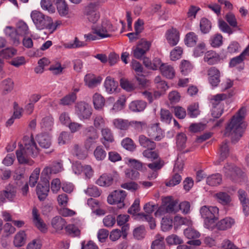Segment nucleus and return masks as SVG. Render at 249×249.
Returning <instances> with one entry per match:
<instances>
[{
	"instance_id": "1",
	"label": "nucleus",
	"mask_w": 249,
	"mask_h": 249,
	"mask_svg": "<svg viewBox=\"0 0 249 249\" xmlns=\"http://www.w3.org/2000/svg\"><path fill=\"white\" fill-rule=\"evenodd\" d=\"M24 146H19L16 155L18 162L21 164L32 165L33 161L31 158L36 157L38 154V149L32 136L23 138Z\"/></svg>"
},
{
	"instance_id": "2",
	"label": "nucleus",
	"mask_w": 249,
	"mask_h": 249,
	"mask_svg": "<svg viewBox=\"0 0 249 249\" xmlns=\"http://www.w3.org/2000/svg\"><path fill=\"white\" fill-rule=\"evenodd\" d=\"M116 29L109 21L105 20L101 23L93 24L91 26V32L84 35V38L86 41H93L108 37Z\"/></svg>"
},
{
	"instance_id": "3",
	"label": "nucleus",
	"mask_w": 249,
	"mask_h": 249,
	"mask_svg": "<svg viewBox=\"0 0 249 249\" xmlns=\"http://www.w3.org/2000/svg\"><path fill=\"white\" fill-rule=\"evenodd\" d=\"M247 111V107H242L234 115V142L241 139L246 128L247 124L245 118Z\"/></svg>"
},
{
	"instance_id": "4",
	"label": "nucleus",
	"mask_w": 249,
	"mask_h": 249,
	"mask_svg": "<svg viewBox=\"0 0 249 249\" xmlns=\"http://www.w3.org/2000/svg\"><path fill=\"white\" fill-rule=\"evenodd\" d=\"M31 18L36 28L39 30L44 29L56 30V26L53 27L52 19L39 11L34 10L31 13Z\"/></svg>"
},
{
	"instance_id": "5",
	"label": "nucleus",
	"mask_w": 249,
	"mask_h": 249,
	"mask_svg": "<svg viewBox=\"0 0 249 249\" xmlns=\"http://www.w3.org/2000/svg\"><path fill=\"white\" fill-rule=\"evenodd\" d=\"M83 13L89 22L96 23L100 18L98 4L96 2L88 4L84 8Z\"/></svg>"
},
{
	"instance_id": "6",
	"label": "nucleus",
	"mask_w": 249,
	"mask_h": 249,
	"mask_svg": "<svg viewBox=\"0 0 249 249\" xmlns=\"http://www.w3.org/2000/svg\"><path fill=\"white\" fill-rule=\"evenodd\" d=\"M75 112L80 120L89 119L92 114V108L89 104L79 102L75 106Z\"/></svg>"
},
{
	"instance_id": "7",
	"label": "nucleus",
	"mask_w": 249,
	"mask_h": 249,
	"mask_svg": "<svg viewBox=\"0 0 249 249\" xmlns=\"http://www.w3.org/2000/svg\"><path fill=\"white\" fill-rule=\"evenodd\" d=\"M126 196L125 191L123 190H115L109 195L107 197V202L110 204H117L118 207L123 208L124 204V200Z\"/></svg>"
},
{
	"instance_id": "8",
	"label": "nucleus",
	"mask_w": 249,
	"mask_h": 249,
	"mask_svg": "<svg viewBox=\"0 0 249 249\" xmlns=\"http://www.w3.org/2000/svg\"><path fill=\"white\" fill-rule=\"evenodd\" d=\"M209 83L214 88L217 87L221 82V73L216 67H211L207 71Z\"/></svg>"
},
{
	"instance_id": "9",
	"label": "nucleus",
	"mask_w": 249,
	"mask_h": 249,
	"mask_svg": "<svg viewBox=\"0 0 249 249\" xmlns=\"http://www.w3.org/2000/svg\"><path fill=\"white\" fill-rule=\"evenodd\" d=\"M147 133L151 139L156 141H160L164 137L163 131L159 124H154L148 127Z\"/></svg>"
},
{
	"instance_id": "10",
	"label": "nucleus",
	"mask_w": 249,
	"mask_h": 249,
	"mask_svg": "<svg viewBox=\"0 0 249 249\" xmlns=\"http://www.w3.org/2000/svg\"><path fill=\"white\" fill-rule=\"evenodd\" d=\"M86 131L87 132V138L85 142V146L87 149H89L95 143L96 140L98 138V135L97 131L93 126L88 127Z\"/></svg>"
},
{
	"instance_id": "11",
	"label": "nucleus",
	"mask_w": 249,
	"mask_h": 249,
	"mask_svg": "<svg viewBox=\"0 0 249 249\" xmlns=\"http://www.w3.org/2000/svg\"><path fill=\"white\" fill-rule=\"evenodd\" d=\"M200 213L204 219L212 217H218L219 216V209L215 206H203L201 208Z\"/></svg>"
},
{
	"instance_id": "12",
	"label": "nucleus",
	"mask_w": 249,
	"mask_h": 249,
	"mask_svg": "<svg viewBox=\"0 0 249 249\" xmlns=\"http://www.w3.org/2000/svg\"><path fill=\"white\" fill-rule=\"evenodd\" d=\"M117 172L111 174H104L97 180L96 183L101 186H109L111 185L114 178H117Z\"/></svg>"
},
{
	"instance_id": "13",
	"label": "nucleus",
	"mask_w": 249,
	"mask_h": 249,
	"mask_svg": "<svg viewBox=\"0 0 249 249\" xmlns=\"http://www.w3.org/2000/svg\"><path fill=\"white\" fill-rule=\"evenodd\" d=\"M166 38L171 46H176L179 40V32L175 28L168 30L166 33Z\"/></svg>"
},
{
	"instance_id": "14",
	"label": "nucleus",
	"mask_w": 249,
	"mask_h": 249,
	"mask_svg": "<svg viewBox=\"0 0 249 249\" xmlns=\"http://www.w3.org/2000/svg\"><path fill=\"white\" fill-rule=\"evenodd\" d=\"M36 191L39 199L41 201L44 200L47 196L49 191V182L43 181L39 182L36 186Z\"/></svg>"
},
{
	"instance_id": "15",
	"label": "nucleus",
	"mask_w": 249,
	"mask_h": 249,
	"mask_svg": "<svg viewBox=\"0 0 249 249\" xmlns=\"http://www.w3.org/2000/svg\"><path fill=\"white\" fill-rule=\"evenodd\" d=\"M249 56V45L242 52V53L236 57H234V68L238 71L242 70L244 68V61L246 57Z\"/></svg>"
},
{
	"instance_id": "16",
	"label": "nucleus",
	"mask_w": 249,
	"mask_h": 249,
	"mask_svg": "<svg viewBox=\"0 0 249 249\" xmlns=\"http://www.w3.org/2000/svg\"><path fill=\"white\" fill-rule=\"evenodd\" d=\"M32 216L34 223L36 226L42 232H45L47 230L46 225L40 218L38 211L36 208L34 207L32 210Z\"/></svg>"
},
{
	"instance_id": "17",
	"label": "nucleus",
	"mask_w": 249,
	"mask_h": 249,
	"mask_svg": "<svg viewBox=\"0 0 249 249\" xmlns=\"http://www.w3.org/2000/svg\"><path fill=\"white\" fill-rule=\"evenodd\" d=\"M102 80L100 76H96L92 73L86 74L84 77L85 85L90 89H93L99 85Z\"/></svg>"
},
{
	"instance_id": "18",
	"label": "nucleus",
	"mask_w": 249,
	"mask_h": 249,
	"mask_svg": "<svg viewBox=\"0 0 249 249\" xmlns=\"http://www.w3.org/2000/svg\"><path fill=\"white\" fill-rule=\"evenodd\" d=\"M220 60L219 55L213 51H209L205 53L203 61L209 65L217 64Z\"/></svg>"
},
{
	"instance_id": "19",
	"label": "nucleus",
	"mask_w": 249,
	"mask_h": 249,
	"mask_svg": "<svg viewBox=\"0 0 249 249\" xmlns=\"http://www.w3.org/2000/svg\"><path fill=\"white\" fill-rule=\"evenodd\" d=\"M37 141L40 146L44 149H49L51 147L52 141L49 135L41 134L37 136Z\"/></svg>"
},
{
	"instance_id": "20",
	"label": "nucleus",
	"mask_w": 249,
	"mask_h": 249,
	"mask_svg": "<svg viewBox=\"0 0 249 249\" xmlns=\"http://www.w3.org/2000/svg\"><path fill=\"white\" fill-rule=\"evenodd\" d=\"M162 203L165 206L168 213H176L178 210V202L174 200L170 196L164 197L162 199Z\"/></svg>"
},
{
	"instance_id": "21",
	"label": "nucleus",
	"mask_w": 249,
	"mask_h": 249,
	"mask_svg": "<svg viewBox=\"0 0 249 249\" xmlns=\"http://www.w3.org/2000/svg\"><path fill=\"white\" fill-rule=\"evenodd\" d=\"M147 104L142 100H135L132 101L129 105V109L134 112H139L144 110Z\"/></svg>"
},
{
	"instance_id": "22",
	"label": "nucleus",
	"mask_w": 249,
	"mask_h": 249,
	"mask_svg": "<svg viewBox=\"0 0 249 249\" xmlns=\"http://www.w3.org/2000/svg\"><path fill=\"white\" fill-rule=\"evenodd\" d=\"M51 224L56 232H60L65 227L66 221L61 216H56L52 219Z\"/></svg>"
},
{
	"instance_id": "23",
	"label": "nucleus",
	"mask_w": 249,
	"mask_h": 249,
	"mask_svg": "<svg viewBox=\"0 0 249 249\" xmlns=\"http://www.w3.org/2000/svg\"><path fill=\"white\" fill-rule=\"evenodd\" d=\"M139 142L141 146L147 149H155L156 146L154 142L143 135L139 136Z\"/></svg>"
},
{
	"instance_id": "24",
	"label": "nucleus",
	"mask_w": 249,
	"mask_h": 249,
	"mask_svg": "<svg viewBox=\"0 0 249 249\" xmlns=\"http://www.w3.org/2000/svg\"><path fill=\"white\" fill-rule=\"evenodd\" d=\"M160 72L162 75L168 79H172L175 76V70L173 66L168 64L161 65Z\"/></svg>"
},
{
	"instance_id": "25",
	"label": "nucleus",
	"mask_w": 249,
	"mask_h": 249,
	"mask_svg": "<svg viewBox=\"0 0 249 249\" xmlns=\"http://www.w3.org/2000/svg\"><path fill=\"white\" fill-rule=\"evenodd\" d=\"M6 35L11 38L15 45H18L19 43V37L17 33V31L14 28L7 26L4 30Z\"/></svg>"
},
{
	"instance_id": "26",
	"label": "nucleus",
	"mask_w": 249,
	"mask_h": 249,
	"mask_svg": "<svg viewBox=\"0 0 249 249\" xmlns=\"http://www.w3.org/2000/svg\"><path fill=\"white\" fill-rule=\"evenodd\" d=\"M56 5L59 14L62 17L68 15L69 8L65 0H56Z\"/></svg>"
},
{
	"instance_id": "27",
	"label": "nucleus",
	"mask_w": 249,
	"mask_h": 249,
	"mask_svg": "<svg viewBox=\"0 0 249 249\" xmlns=\"http://www.w3.org/2000/svg\"><path fill=\"white\" fill-rule=\"evenodd\" d=\"M92 102L95 109L100 110L105 106V99L101 94L95 93L92 96Z\"/></svg>"
},
{
	"instance_id": "28",
	"label": "nucleus",
	"mask_w": 249,
	"mask_h": 249,
	"mask_svg": "<svg viewBox=\"0 0 249 249\" xmlns=\"http://www.w3.org/2000/svg\"><path fill=\"white\" fill-rule=\"evenodd\" d=\"M222 181V176L219 173L211 175L206 178V183L211 186L219 185L221 183Z\"/></svg>"
},
{
	"instance_id": "29",
	"label": "nucleus",
	"mask_w": 249,
	"mask_h": 249,
	"mask_svg": "<svg viewBox=\"0 0 249 249\" xmlns=\"http://www.w3.org/2000/svg\"><path fill=\"white\" fill-rule=\"evenodd\" d=\"M102 142L105 145L106 142H112L114 141V137L110 129L108 127L103 128L101 130Z\"/></svg>"
},
{
	"instance_id": "30",
	"label": "nucleus",
	"mask_w": 249,
	"mask_h": 249,
	"mask_svg": "<svg viewBox=\"0 0 249 249\" xmlns=\"http://www.w3.org/2000/svg\"><path fill=\"white\" fill-rule=\"evenodd\" d=\"M14 83L11 78H6L1 82L2 94L6 95L10 93L14 88Z\"/></svg>"
},
{
	"instance_id": "31",
	"label": "nucleus",
	"mask_w": 249,
	"mask_h": 249,
	"mask_svg": "<svg viewBox=\"0 0 249 249\" xmlns=\"http://www.w3.org/2000/svg\"><path fill=\"white\" fill-rule=\"evenodd\" d=\"M77 96L74 93H69L62 98L59 101V105L69 106L72 105L76 101Z\"/></svg>"
},
{
	"instance_id": "32",
	"label": "nucleus",
	"mask_w": 249,
	"mask_h": 249,
	"mask_svg": "<svg viewBox=\"0 0 249 249\" xmlns=\"http://www.w3.org/2000/svg\"><path fill=\"white\" fill-rule=\"evenodd\" d=\"M130 126L136 131L139 133L142 132L148 128L147 124L144 121H138L133 120L130 121Z\"/></svg>"
},
{
	"instance_id": "33",
	"label": "nucleus",
	"mask_w": 249,
	"mask_h": 249,
	"mask_svg": "<svg viewBox=\"0 0 249 249\" xmlns=\"http://www.w3.org/2000/svg\"><path fill=\"white\" fill-rule=\"evenodd\" d=\"M118 83L113 79L108 76L107 77L104 82V86L106 91L109 93L114 92L117 87Z\"/></svg>"
},
{
	"instance_id": "34",
	"label": "nucleus",
	"mask_w": 249,
	"mask_h": 249,
	"mask_svg": "<svg viewBox=\"0 0 249 249\" xmlns=\"http://www.w3.org/2000/svg\"><path fill=\"white\" fill-rule=\"evenodd\" d=\"M114 126L121 130H127L130 126V121L122 119H115L113 121Z\"/></svg>"
},
{
	"instance_id": "35",
	"label": "nucleus",
	"mask_w": 249,
	"mask_h": 249,
	"mask_svg": "<svg viewBox=\"0 0 249 249\" xmlns=\"http://www.w3.org/2000/svg\"><path fill=\"white\" fill-rule=\"evenodd\" d=\"M165 248L164 237L160 234H157L152 243L151 249H165Z\"/></svg>"
},
{
	"instance_id": "36",
	"label": "nucleus",
	"mask_w": 249,
	"mask_h": 249,
	"mask_svg": "<svg viewBox=\"0 0 249 249\" xmlns=\"http://www.w3.org/2000/svg\"><path fill=\"white\" fill-rule=\"evenodd\" d=\"M73 156L77 159L83 160L87 157V152L83 150L78 144H75L72 150Z\"/></svg>"
},
{
	"instance_id": "37",
	"label": "nucleus",
	"mask_w": 249,
	"mask_h": 249,
	"mask_svg": "<svg viewBox=\"0 0 249 249\" xmlns=\"http://www.w3.org/2000/svg\"><path fill=\"white\" fill-rule=\"evenodd\" d=\"M198 40V37L194 32L188 33L185 36V43L188 47L194 46Z\"/></svg>"
},
{
	"instance_id": "38",
	"label": "nucleus",
	"mask_w": 249,
	"mask_h": 249,
	"mask_svg": "<svg viewBox=\"0 0 249 249\" xmlns=\"http://www.w3.org/2000/svg\"><path fill=\"white\" fill-rule=\"evenodd\" d=\"M238 193L239 199L243 205V211L246 213V214H248L247 211V209L248 208V200L247 198V195L245 191L243 190H239Z\"/></svg>"
},
{
	"instance_id": "39",
	"label": "nucleus",
	"mask_w": 249,
	"mask_h": 249,
	"mask_svg": "<svg viewBox=\"0 0 249 249\" xmlns=\"http://www.w3.org/2000/svg\"><path fill=\"white\" fill-rule=\"evenodd\" d=\"M26 234L24 231H20L15 236L14 244L16 247H21L25 242Z\"/></svg>"
},
{
	"instance_id": "40",
	"label": "nucleus",
	"mask_w": 249,
	"mask_h": 249,
	"mask_svg": "<svg viewBox=\"0 0 249 249\" xmlns=\"http://www.w3.org/2000/svg\"><path fill=\"white\" fill-rule=\"evenodd\" d=\"M231 224L232 219L227 217L217 222L216 224V228L220 230H225L231 227Z\"/></svg>"
},
{
	"instance_id": "41",
	"label": "nucleus",
	"mask_w": 249,
	"mask_h": 249,
	"mask_svg": "<svg viewBox=\"0 0 249 249\" xmlns=\"http://www.w3.org/2000/svg\"><path fill=\"white\" fill-rule=\"evenodd\" d=\"M199 26L202 33L207 34L211 29V23L208 19L202 18L200 20Z\"/></svg>"
},
{
	"instance_id": "42",
	"label": "nucleus",
	"mask_w": 249,
	"mask_h": 249,
	"mask_svg": "<svg viewBox=\"0 0 249 249\" xmlns=\"http://www.w3.org/2000/svg\"><path fill=\"white\" fill-rule=\"evenodd\" d=\"M210 41L212 47H219L222 44L223 37L221 34H216L211 37Z\"/></svg>"
},
{
	"instance_id": "43",
	"label": "nucleus",
	"mask_w": 249,
	"mask_h": 249,
	"mask_svg": "<svg viewBox=\"0 0 249 249\" xmlns=\"http://www.w3.org/2000/svg\"><path fill=\"white\" fill-rule=\"evenodd\" d=\"M216 197L219 202L223 205H228L231 201V196L228 194L224 192L217 193Z\"/></svg>"
},
{
	"instance_id": "44",
	"label": "nucleus",
	"mask_w": 249,
	"mask_h": 249,
	"mask_svg": "<svg viewBox=\"0 0 249 249\" xmlns=\"http://www.w3.org/2000/svg\"><path fill=\"white\" fill-rule=\"evenodd\" d=\"M173 220L169 217H163L161 222V228L162 231H167L172 228Z\"/></svg>"
},
{
	"instance_id": "45",
	"label": "nucleus",
	"mask_w": 249,
	"mask_h": 249,
	"mask_svg": "<svg viewBox=\"0 0 249 249\" xmlns=\"http://www.w3.org/2000/svg\"><path fill=\"white\" fill-rule=\"evenodd\" d=\"M145 232L144 227L142 226H141L133 230V236L137 240H141L144 238Z\"/></svg>"
},
{
	"instance_id": "46",
	"label": "nucleus",
	"mask_w": 249,
	"mask_h": 249,
	"mask_svg": "<svg viewBox=\"0 0 249 249\" xmlns=\"http://www.w3.org/2000/svg\"><path fill=\"white\" fill-rule=\"evenodd\" d=\"M53 124V119L51 116H46L42 119L40 123L41 127L46 130H51Z\"/></svg>"
},
{
	"instance_id": "47",
	"label": "nucleus",
	"mask_w": 249,
	"mask_h": 249,
	"mask_svg": "<svg viewBox=\"0 0 249 249\" xmlns=\"http://www.w3.org/2000/svg\"><path fill=\"white\" fill-rule=\"evenodd\" d=\"M160 115V120L162 122L167 124L170 123L172 118V115L168 110L161 109Z\"/></svg>"
},
{
	"instance_id": "48",
	"label": "nucleus",
	"mask_w": 249,
	"mask_h": 249,
	"mask_svg": "<svg viewBox=\"0 0 249 249\" xmlns=\"http://www.w3.org/2000/svg\"><path fill=\"white\" fill-rule=\"evenodd\" d=\"M227 97V94L224 93L217 94L213 96L211 100L213 107H216L222 101L226 99Z\"/></svg>"
},
{
	"instance_id": "49",
	"label": "nucleus",
	"mask_w": 249,
	"mask_h": 249,
	"mask_svg": "<svg viewBox=\"0 0 249 249\" xmlns=\"http://www.w3.org/2000/svg\"><path fill=\"white\" fill-rule=\"evenodd\" d=\"M87 44L80 41L77 37H75L72 42H70L65 45L66 48L68 49H74L79 47H82L86 46Z\"/></svg>"
},
{
	"instance_id": "50",
	"label": "nucleus",
	"mask_w": 249,
	"mask_h": 249,
	"mask_svg": "<svg viewBox=\"0 0 249 249\" xmlns=\"http://www.w3.org/2000/svg\"><path fill=\"white\" fill-rule=\"evenodd\" d=\"M17 33L19 36L26 35L29 34V28L26 23L23 21H19L18 24Z\"/></svg>"
},
{
	"instance_id": "51",
	"label": "nucleus",
	"mask_w": 249,
	"mask_h": 249,
	"mask_svg": "<svg viewBox=\"0 0 249 249\" xmlns=\"http://www.w3.org/2000/svg\"><path fill=\"white\" fill-rule=\"evenodd\" d=\"M40 171V169L36 168L34 170L33 173L31 175L29 181V185L31 187H34L37 183L39 178Z\"/></svg>"
},
{
	"instance_id": "52",
	"label": "nucleus",
	"mask_w": 249,
	"mask_h": 249,
	"mask_svg": "<svg viewBox=\"0 0 249 249\" xmlns=\"http://www.w3.org/2000/svg\"><path fill=\"white\" fill-rule=\"evenodd\" d=\"M174 224L177 226L183 225L190 226L192 225V221L188 218L177 215L174 217Z\"/></svg>"
},
{
	"instance_id": "53",
	"label": "nucleus",
	"mask_w": 249,
	"mask_h": 249,
	"mask_svg": "<svg viewBox=\"0 0 249 249\" xmlns=\"http://www.w3.org/2000/svg\"><path fill=\"white\" fill-rule=\"evenodd\" d=\"M220 155L219 160L220 161H223L229 156V145L227 142H224L220 147Z\"/></svg>"
},
{
	"instance_id": "54",
	"label": "nucleus",
	"mask_w": 249,
	"mask_h": 249,
	"mask_svg": "<svg viewBox=\"0 0 249 249\" xmlns=\"http://www.w3.org/2000/svg\"><path fill=\"white\" fill-rule=\"evenodd\" d=\"M106 152L101 146H97L94 151V157L98 160H103L106 158Z\"/></svg>"
},
{
	"instance_id": "55",
	"label": "nucleus",
	"mask_w": 249,
	"mask_h": 249,
	"mask_svg": "<svg viewBox=\"0 0 249 249\" xmlns=\"http://www.w3.org/2000/svg\"><path fill=\"white\" fill-rule=\"evenodd\" d=\"M40 5L41 8L44 10L48 11L51 13L55 12V8L53 6L50 0H41Z\"/></svg>"
},
{
	"instance_id": "56",
	"label": "nucleus",
	"mask_w": 249,
	"mask_h": 249,
	"mask_svg": "<svg viewBox=\"0 0 249 249\" xmlns=\"http://www.w3.org/2000/svg\"><path fill=\"white\" fill-rule=\"evenodd\" d=\"M206 50L205 44L200 42L194 48V55L196 57L200 56L205 53Z\"/></svg>"
},
{
	"instance_id": "57",
	"label": "nucleus",
	"mask_w": 249,
	"mask_h": 249,
	"mask_svg": "<svg viewBox=\"0 0 249 249\" xmlns=\"http://www.w3.org/2000/svg\"><path fill=\"white\" fill-rule=\"evenodd\" d=\"M185 236L189 239L196 238L199 237L200 233L196 230L189 228L184 231Z\"/></svg>"
},
{
	"instance_id": "58",
	"label": "nucleus",
	"mask_w": 249,
	"mask_h": 249,
	"mask_svg": "<svg viewBox=\"0 0 249 249\" xmlns=\"http://www.w3.org/2000/svg\"><path fill=\"white\" fill-rule=\"evenodd\" d=\"M218 218V217H212L204 219L205 227L210 230H213L216 227V221Z\"/></svg>"
},
{
	"instance_id": "59",
	"label": "nucleus",
	"mask_w": 249,
	"mask_h": 249,
	"mask_svg": "<svg viewBox=\"0 0 249 249\" xmlns=\"http://www.w3.org/2000/svg\"><path fill=\"white\" fill-rule=\"evenodd\" d=\"M183 53L181 47L178 46L175 47L170 53V58L172 60H176L180 58Z\"/></svg>"
},
{
	"instance_id": "60",
	"label": "nucleus",
	"mask_w": 249,
	"mask_h": 249,
	"mask_svg": "<svg viewBox=\"0 0 249 249\" xmlns=\"http://www.w3.org/2000/svg\"><path fill=\"white\" fill-rule=\"evenodd\" d=\"M65 230L67 233L72 236H78L80 234V230L73 224H69L65 227Z\"/></svg>"
},
{
	"instance_id": "61",
	"label": "nucleus",
	"mask_w": 249,
	"mask_h": 249,
	"mask_svg": "<svg viewBox=\"0 0 249 249\" xmlns=\"http://www.w3.org/2000/svg\"><path fill=\"white\" fill-rule=\"evenodd\" d=\"M167 243L169 245H178L182 243V240L176 234L168 236L166 239Z\"/></svg>"
},
{
	"instance_id": "62",
	"label": "nucleus",
	"mask_w": 249,
	"mask_h": 249,
	"mask_svg": "<svg viewBox=\"0 0 249 249\" xmlns=\"http://www.w3.org/2000/svg\"><path fill=\"white\" fill-rule=\"evenodd\" d=\"M71 138V136L68 132H62L60 133L58 139V143L59 144H64L68 142Z\"/></svg>"
},
{
	"instance_id": "63",
	"label": "nucleus",
	"mask_w": 249,
	"mask_h": 249,
	"mask_svg": "<svg viewBox=\"0 0 249 249\" xmlns=\"http://www.w3.org/2000/svg\"><path fill=\"white\" fill-rule=\"evenodd\" d=\"M181 180V177L178 173H175L170 180L166 183V185L169 187H173L178 184Z\"/></svg>"
},
{
	"instance_id": "64",
	"label": "nucleus",
	"mask_w": 249,
	"mask_h": 249,
	"mask_svg": "<svg viewBox=\"0 0 249 249\" xmlns=\"http://www.w3.org/2000/svg\"><path fill=\"white\" fill-rule=\"evenodd\" d=\"M85 193L89 196L93 197L99 196L101 193L98 188L95 186H89L87 190H85Z\"/></svg>"
}]
</instances>
